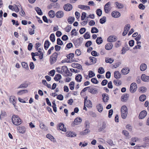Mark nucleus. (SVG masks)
<instances>
[{"label":"nucleus","instance_id":"53","mask_svg":"<svg viewBox=\"0 0 149 149\" xmlns=\"http://www.w3.org/2000/svg\"><path fill=\"white\" fill-rule=\"evenodd\" d=\"M96 13L98 16H100L102 14V11L100 9H97L96 10Z\"/></svg>","mask_w":149,"mask_h":149},{"label":"nucleus","instance_id":"45","mask_svg":"<svg viewBox=\"0 0 149 149\" xmlns=\"http://www.w3.org/2000/svg\"><path fill=\"white\" fill-rule=\"evenodd\" d=\"M91 31L92 33H96L98 32L99 31L96 27H93L92 28Z\"/></svg>","mask_w":149,"mask_h":149},{"label":"nucleus","instance_id":"55","mask_svg":"<svg viewBox=\"0 0 149 149\" xmlns=\"http://www.w3.org/2000/svg\"><path fill=\"white\" fill-rule=\"evenodd\" d=\"M88 76L89 78L95 76V73L91 71H89Z\"/></svg>","mask_w":149,"mask_h":149},{"label":"nucleus","instance_id":"59","mask_svg":"<svg viewBox=\"0 0 149 149\" xmlns=\"http://www.w3.org/2000/svg\"><path fill=\"white\" fill-rule=\"evenodd\" d=\"M86 29L85 28H82L79 30V32L80 33L82 34L85 32Z\"/></svg>","mask_w":149,"mask_h":149},{"label":"nucleus","instance_id":"13","mask_svg":"<svg viewBox=\"0 0 149 149\" xmlns=\"http://www.w3.org/2000/svg\"><path fill=\"white\" fill-rule=\"evenodd\" d=\"M55 15L57 18H61L64 16V13L62 11H59L56 13Z\"/></svg>","mask_w":149,"mask_h":149},{"label":"nucleus","instance_id":"2","mask_svg":"<svg viewBox=\"0 0 149 149\" xmlns=\"http://www.w3.org/2000/svg\"><path fill=\"white\" fill-rule=\"evenodd\" d=\"M122 118L125 119L127 116V107L125 105L122 107L120 109Z\"/></svg>","mask_w":149,"mask_h":149},{"label":"nucleus","instance_id":"16","mask_svg":"<svg viewBox=\"0 0 149 149\" xmlns=\"http://www.w3.org/2000/svg\"><path fill=\"white\" fill-rule=\"evenodd\" d=\"M141 78L142 81L145 82L149 81V76H148L145 74H143L141 76Z\"/></svg>","mask_w":149,"mask_h":149},{"label":"nucleus","instance_id":"11","mask_svg":"<svg viewBox=\"0 0 149 149\" xmlns=\"http://www.w3.org/2000/svg\"><path fill=\"white\" fill-rule=\"evenodd\" d=\"M74 54L72 53L69 54L68 55H67V57L70 60V61H69L68 62H72L74 61Z\"/></svg>","mask_w":149,"mask_h":149},{"label":"nucleus","instance_id":"34","mask_svg":"<svg viewBox=\"0 0 149 149\" xmlns=\"http://www.w3.org/2000/svg\"><path fill=\"white\" fill-rule=\"evenodd\" d=\"M48 14L50 17L52 18L54 17L55 15V12L53 10H51L49 11Z\"/></svg>","mask_w":149,"mask_h":149},{"label":"nucleus","instance_id":"39","mask_svg":"<svg viewBox=\"0 0 149 149\" xmlns=\"http://www.w3.org/2000/svg\"><path fill=\"white\" fill-rule=\"evenodd\" d=\"M96 42L97 43L98 45L101 44L103 42L102 38L101 37H97L96 40Z\"/></svg>","mask_w":149,"mask_h":149},{"label":"nucleus","instance_id":"56","mask_svg":"<svg viewBox=\"0 0 149 149\" xmlns=\"http://www.w3.org/2000/svg\"><path fill=\"white\" fill-rule=\"evenodd\" d=\"M57 44L58 45H63V41L59 38H58L57 39Z\"/></svg>","mask_w":149,"mask_h":149},{"label":"nucleus","instance_id":"57","mask_svg":"<svg viewBox=\"0 0 149 149\" xmlns=\"http://www.w3.org/2000/svg\"><path fill=\"white\" fill-rule=\"evenodd\" d=\"M90 123L88 120H86L85 122V126L86 129H88L90 127Z\"/></svg>","mask_w":149,"mask_h":149},{"label":"nucleus","instance_id":"15","mask_svg":"<svg viewBox=\"0 0 149 149\" xmlns=\"http://www.w3.org/2000/svg\"><path fill=\"white\" fill-rule=\"evenodd\" d=\"M88 89L89 92L93 94H96L97 92V88H89Z\"/></svg>","mask_w":149,"mask_h":149},{"label":"nucleus","instance_id":"38","mask_svg":"<svg viewBox=\"0 0 149 149\" xmlns=\"http://www.w3.org/2000/svg\"><path fill=\"white\" fill-rule=\"evenodd\" d=\"M15 97L14 96H10L9 98L10 102L12 103V104L13 103H16V100H15Z\"/></svg>","mask_w":149,"mask_h":149},{"label":"nucleus","instance_id":"58","mask_svg":"<svg viewBox=\"0 0 149 149\" xmlns=\"http://www.w3.org/2000/svg\"><path fill=\"white\" fill-rule=\"evenodd\" d=\"M86 16V13L85 12H83L82 13L81 17V20H84Z\"/></svg>","mask_w":149,"mask_h":149},{"label":"nucleus","instance_id":"26","mask_svg":"<svg viewBox=\"0 0 149 149\" xmlns=\"http://www.w3.org/2000/svg\"><path fill=\"white\" fill-rule=\"evenodd\" d=\"M72 66L74 68H77L78 69H80L82 68L81 66L77 63H73L72 64Z\"/></svg>","mask_w":149,"mask_h":149},{"label":"nucleus","instance_id":"47","mask_svg":"<svg viewBox=\"0 0 149 149\" xmlns=\"http://www.w3.org/2000/svg\"><path fill=\"white\" fill-rule=\"evenodd\" d=\"M106 21V18L105 17H103L100 19V23L101 24L104 23Z\"/></svg>","mask_w":149,"mask_h":149},{"label":"nucleus","instance_id":"7","mask_svg":"<svg viewBox=\"0 0 149 149\" xmlns=\"http://www.w3.org/2000/svg\"><path fill=\"white\" fill-rule=\"evenodd\" d=\"M58 129L64 132L66 131V129L63 123H60L58 124L57 126Z\"/></svg>","mask_w":149,"mask_h":149},{"label":"nucleus","instance_id":"40","mask_svg":"<svg viewBox=\"0 0 149 149\" xmlns=\"http://www.w3.org/2000/svg\"><path fill=\"white\" fill-rule=\"evenodd\" d=\"M90 132V131L88 129H86L84 130V131L81 132L80 133L81 135H84L87 134L88 133Z\"/></svg>","mask_w":149,"mask_h":149},{"label":"nucleus","instance_id":"60","mask_svg":"<svg viewBox=\"0 0 149 149\" xmlns=\"http://www.w3.org/2000/svg\"><path fill=\"white\" fill-rule=\"evenodd\" d=\"M71 29V27L70 25H68L65 28V31L67 32H69Z\"/></svg>","mask_w":149,"mask_h":149},{"label":"nucleus","instance_id":"41","mask_svg":"<svg viewBox=\"0 0 149 149\" xmlns=\"http://www.w3.org/2000/svg\"><path fill=\"white\" fill-rule=\"evenodd\" d=\"M35 9L38 15H42V13L40 8L38 7H36L35 8Z\"/></svg>","mask_w":149,"mask_h":149},{"label":"nucleus","instance_id":"17","mask_svg":"<svg viewBox=\"0 0 149 149\" xmlns=\"http://www.w3.org/2000/svg\"><path fill=\"white\" fill-rule=\"evenodd\" d=\"M129 97V95L128 94H124L121 97V100L123 102H126L128 98Z\"/></svg>","mask_w":149,"mask_h":149},{"label":"nucleus","instance_id":"62","mask_svg":"<svg viewBox=\"0 0 149 149\" xmlns=\"http://www.w3.org/2000/svg\"><path fill=\"white\" fill-rule=\"evenodd\" d=\"M91 82L94 84H97L98 83V81L95 78H92L91 79Z\"/></svg>","mask_w":149,"mask_h":149},{"label":"nucleus","instance_id":"50","mask_svg":"<svg viewBox=\"0 0 149 149\" xmlns=\"http://www.w3.org/2000/svg\"><path fill=\"white\" fill-rule=\"evenodd\" d=\"M55 36L54 33H52L51 34L50 36V40L53 42L55 41Z\"/></svg>","mask_w":149,"mask_h":149},{"label":"nucleus","instance_id":"5","mask_svg":"<svg viewBox=\"0 0 149 149\" xmlns=\"http://www.w3.org/2000/svg\"><path fill=\"white\" fill-rule=\"evenodd\" d=\"M111 8L110 2H108L104 6V9L105 13H108L111 10Z\"/></svg>","mask_w":149,"mask_h":149},{"label":"nucleus","instance_id":"49","mask_svg":"<svg viewBox=\"0 0 149 149\" xmlns=\"http://www.w3.org/2000/svg\"><path fill=\"white\" fill-rule=\"evenodd\" d=\"M115 4L117 6L118 8H122L123 7V5L121 3H119L118 2H116Z\"/></svg>","mask_w":149,"mask_h":149},{"label":"nucleus","instance_id":"22","mask_svg":"<svg viewBox=\"0 0 149 149\" xmlns=\"http://www.w3.org/2000/svg\"><path fill=\"white\" fill-rule=\"evenodd\" d=\"M17 129L20 133H24L25 132L26 130L24 127H18Z\"/></svg>","mask_w":149,"mask_h":149},{"label":"nucleus","instance_id":"51","mask_svg":"<svg viewBox=\"0 0 149 149\" xmlns=\"http://www.w3.org/2000/svg\"><path fill=\"white\" fill-rule=\"evenodd\" d=\"M22 66L24 68L27 69L29 68L27 64L25 62H22Z\"/></svg>","mask_w":149,"mask_h":149},{"label":"nucleus","instance_id":"18","mask_svg":"<svg viewBox=\"0 0 149 149\" xmlns=\"http://www.w3.org/2000/svg\"><path fill=\"white\" fill-rule=\"evenodd\" d=\"M78 8L82 9V10H90V7L89 6H86V5H79L78 6Z\"/></svg>","mask_w":149,"mask_h":149},{"label":"nucleus","instance_id":"43","mask_svg":"<svg viewBox=\"0 0 149 149\" xmlns=\"http://www.w3.org/2000/svg\"><path fill=\"white\" fill-rule=\"evenodd\" d=\"M84 37L85 39H88L90 38V33L88 32H86L84 35Z\"/></svg>","mask_w":149,"mask_h":149},{"label":"nucleus","instance_id":"37","mask_svg":"<svg viewBox=\"0 0 149 149\" xmlns=\"http://www.w3.org/2000/svg\"><path fill=\"white\" fill-rule=\"evenodd\" d=\"M28 92V91L27 90H22L19 91L17 93L18 95H22L24 93H26Z\"/></svg>","mask_w":149,"mask_h":149},{"label":"nucleus","instance_id":"32","mask_svg":"<svg viewBox=\"0 0 149 149\" xmlns=\"http://www.w3.org/2000/svg\"><path fill=\"white\" fill-rule=\"evenodd\" d=\"M147 68V65L145 63H142L140 66V69L142 71H145Z\"/></svg>","mask_w":149,"mask_h":149},{"label":"nucleus","instance_id":"35","mask_svg":"<svg viewBox=\"0 0 149 149\" xmlns=\"http://www.w3.org/2000/svg\"><path fill=\"white\" fill-rule=\"evenodd\" d=\"M96 107L99 112H101L103 110V107L101 104H100L97 106Z\"/></svg>","mask_w":149,"mask_h":149},{"label":"nucleus","instance_id":"48","mask_svg":"<svg viewBox=\"0 0 149 149\" xmlns=\"http://www.w3.org/2000/svg\"><path fill=\"white\" fill-rule=\"evenodd\" d=\"M28 85L26 83H24L20 85L18 88H25L27 87Z\"/></svg>","mask_w":149,"mask_h":149},{"label":"nucleus","instance_id":"64","mask_svg":"<svg viewBox=\"0 0 149 149\" xmlns=\"http://www.w3.org/2000/svg\"><path fill=\"white\" fill-rule=\"evenodd\" d=\"M107 142L111 146L114 145V144H113V141L111 139H108L107 141Z\"/></svg>","mask_w":149,"mask_h":149},{"label":"nucleus","instance_id":"9","mask_svg":"<svg viewBox=\"0 0 149 149\" xmlns=\"http://www.w3.org/2000/svg\"><path fill=\"white\" fill-rule=\"evenodd\" d=\"M63 8L65 10L69 11L72 9V6L71 4L68 3L65 5Z\"/></svg>","mask_w":149,"mask_h":149},{"label":"nucleus","instance_id":"1","mask_svg":"<svg viewBox=\"0 0 149 149\" xmlns=\"http://www.w3.org/2000/svg\"><path fill=\"white\" fill-rule=\"evenodd\" d=\"M12 120L13 123L16 125H18L21 124V120L17 115H13L12 118Z\"/></svg>","mask_w":149,"mask_h":149},{"label":"nucleus","instance_id":"8","mask_svg":"<svg viewBox=\"0 0 149 149\" xmlns=\"http://www.w3.org/2000/svg\"><path fill=\"white\" fill-rule=\"evenodd\" d=\"M137 88L136 84L133 83L131 84V92L134 93L135 92Z\"/></svg>","mask_w":149,"mask_h":149},{"label":"nucleus","instance_id":"14","mask_svg":"<svg viewBox=\"0 0 149 149\" xmlns=\"http://www.w3.org/2000/svg\"><path fill=\"white\" fill-rule=\"evenodd\" d=\"M107 40L110 42H113L116 40V38L114 36H110L108 38Z\"/></svg>","mask_w":149,"mask_h":149},{"label":"nucleus","instance_id":"19","mask_svg":"<svg viewBox=\"0 0 149 149\" xmlns=\"http://www.w3.org/2000/svg\"><path fill=\"white\" fill-rule=\"evenodd\" d=\"M82 121V119L80 118H77L75 119L74 122V125H78L80 124Z\"/></svg>","mask_w":149,"mask_h":149},{"label":"nucleus","instance_id":"24","mask_svg":"<svg viewBox=\"0 0 149 149\" xmlns=\"http://www.w3.org/2000/svg\"><path fill=\"white\" fill-rule=\"evenodd\" d=\"M76 134L73 132H68L66 133L67 136L70 137H74L76 136Z\"/></svg>","mask_w":149,"mask_h":149},{"label":"nucleus","instance_id":"36","mask_svg":"<svg viewBox=\"0 0 149 149\" xmlns=\"http://www.w3.org/2000/svg\"><path fill=\"white\" fill-rule=\"evenodd\" d=\"M147 90L146 88L144 86L141 87L139 88V91L142 93H145Z\"/></svg>","mask_w":149,"mask_h":149},{"label":"nucleus","instance_id":"42","mask_svg":"<svg viewBox=\"0 0 149 149\" xmlns=\"http://www.w3.org/2000/svg\"><path fill=\"white\" fill-rule=\"evenodd\" d=\"M146 95H145L143 94L140 96L139 100L140 101L143 102L146 100Z\"/></svg>","mask_w":149,"mask_h":149},{"label":"nucleus","instance_id":"46","mask_svg":"<svg viewBox=\"0 0 149 149\" xmlns=\"http://www.w3.org/2000/svg\"><path fill=\"white\" fill-rule=\"evenodd\" d=\"M113 61V59L111 58H106L105 59V62L107 63H109L111 64L112 63Z\"/></svg>","mask_w":149,"mask_h":149},{"label":"nucleus","instance_id":"29","mask_svg":"<svg viewBox=\"0 0 149 149\" xmlns=\"http://www.w3.org/2000/svg\"><path fill=\"white\" fill-rule=\"evenodd\" d=\"M75 79L77 82H81V81L82 76L81 74H79L76 76Z\"/></svg>","mask_w":149,"mask_h":149},{"label":"nucleus","instance_id":"30","mask_svg":"<svg viewBox=\"0 0 149 149\" xmlns=\"http://www.w3.org/2000/svg\"><path fill=\"white\" fill-rule=\"evenodd\" d=\"M106 127V123L103 122L102 123V125L98 129L99 132H101L104 130Z\"/></svg>","mask_w":149,"mask_h":149},{"label":"nucleus","instance_id":"63","mask_svg":"<svg viewBox=\"0 0 149 149\" xmlns=\"http://www.w3.org/2000/svg\"><path fill=\"white\" fill-rule=\"evenodd\" d=\"M6 115V113L4 112L1 111V113L0 115V119H1V118H3Z\"/></svg>","mask_w":149,"mask_h":149},{"label":"nucleus","instance_id":"4","mask_svg":"<svg viewBox=\"0 0 149 149\" xmlns=\"http://www.w3.org/2000/svg\"><path fill=\"white\" fill-rule=\"evenodd\" d=\"M83 40L82 38L80 37L74 40V44L76 47H78L81 45Z\"/></svg>","mask_w":149,"mask_h":149},{"label":"nucleus","instance_id":"61","mask_svg":"<svg viewBox=\"0 0 149 149\" xmlns=\"http://www.w3.org/2000/svg\"><path fill=\"white\" fill-rule=\"evenodd\" d=\"M92 42L91 41H88L86 43L85 46L86 47H88L92 45Z\"/></svg>","mask_w":149,"mask_h":149},{"label":"nucleus","instance_id":"54","mask_svg":"<svg viewBox=\"0 0 149 149\" xmlns=\"http://www.w3.org/2000/svg\"><path fill=\"white\" fill-rule=\"evenodd\" d=\"M98 72L100 74H103L104 72V68L102 67H100L98 69Z\"/></svg>","mask_w":149,"mask_h":149},{"label":"nucleus","instance_id":"20","mask_svg":"<svg viewBox=\"0 0 149 149\" xmlns=\"http://www.w3.org/2000/svg\"><path fill=\"white\" fill-rule=\"evenodd\" d=\"M113 45L112 43H107L105 46V48L107 50H109L113 47Z\"/></svg>","mask_w":149,"mask_h":149},{"label":"nucleus","instance_id":"12","mask_svg":"<svg viewBox=\"0 0 149 149\" xmlns=\"http://www.w3.org/2000/svg\"><path fill=\"white\" fill-rule=\"evenodd\" d=\"M147 114V113L146 111L143 110L141 111L139 114V118L141 119L144 118L146 116Z\"/></svg>","mask_w":149,"mask_h":149},{"label":"nucleus","instance_id":"6","mask_svg":"<svg viewBox=\"0 0 149 149\" xmlns=\"http://www.w3.org/2000/svg\"><path fill=\"white\" fill-rule=\"evenodd\" d=\"M87 96H86L84 97V103L86 101V105L88 108H91L92 107V104L91 102L89 100H87Z\"/></svg>","mask_w":149,"mask_h":149},{"label":"nucleus","instance_id":"27","mask_svg":"<svg viewBox=\"0 0 149 149\" xmlns=\"http://www.w3.org/2000/svg\"><path fill=\"white\" fill-rule=\"evenodd\" d=\"M89 59L91 61V63L92 64H95L97 61V58L93 56H90L89 57Z\"/></svg>","mask_w":149,"mask_h":149},{"label":"nucleus","instance_id":"44","mask_svg":"<svg viewBox=\"0 0 149 149\" xmlns=\"http://www.w3.org/2000/svg\"><path fill=\"white\" fill-rule=\"evenodd\" d=\"M61 75L59 74H56L54 78V79L56 81H58L61 79Z\"/></svg>","mask_w":149,"mask_h":149},{"label":"nucleus","instance_id":"10","mask_svg":"<svg viewBox=\"0 0 149 149\" xmlns=\"http://www.w3.org/2000/svg\"><path fill=\"white\" fill-rule=\"evenodd\" d=\"M111 15L113 17L117 18L120 16V14L118 11H114L111 13Z\"/></svg>","mask_w":149,"mask_h":149},{"label":"nucleus","instance_id":"31","mask_svg":"<svg viewBox=\"0 0 149 149\" xmlns=\"http://www.w3.org/2000/svg\"><path fill=\"white\" fill-rule=\"evenodd\" d=\"M74 17H69L67 21L68 23L70 24H72L73 22L74 21Z\"/></svg>","mask_w":149,"mask_h":149},{"label":"nucleus","instance_id":"33","mask_svg":"<svg viewBox=\"0 0 149 149\" xmlns=\"http://www.w3.org/2000/svg\"><path fill=\"white\" fill-rule=\"evenodd\" d=\"M50 45V43L48 40L45 41L44 43V48L45 50H47Z\"/></svg>","mask_w":149,"mask_h":149},{"label":"nucleus","instance_id":"21","mask_svg":"<svg viewBox=\"0 0 149 149\" xmlns=\"http://www.w3.org/2000/svg\"><path fill=\"white\" fill-rule=\"evenodd\" d=\"M102 96L103 97V100L104 102H108V100L109 99V97H108L107 94H102Z\"/></svg>","mask_w":149,"mask_h":149},{"label":"nucleus","instance_id":"28","mask_svg":"<svg viewBox=\"0 0 149 149\" xmlns=\"http://www.w3.org/2000/svg\"><path fill=\"white\" fill-rule=\"evenodd\" d=\"M129 49V48L128 47V45L127 44H126L125 47H123L122 50V54H124L126 51L128 50Z\"/></svg>","mask_w":149,"mask_h":149},{"label":"nucleus","instance_id":"23","mask_svg":"<svg viewBox=\"0 0 149 149\" xmlns=\"http://www.w3.org/2000/svg\"><path fill=\"white\" fill-rule=\"evenodd\" d=\"M114 77L116 79H119L121 77V75L118 71H115L114 72Z\"/></svg>","mask_w":149,"mask_h":149},{"label":"nucleus","instance_id":"52","mask_svg":"<svg viewBox=\"0 0 149 149\" xmlns=\"http://www.w3.org/2000/svg\"><path fill=\"white\" fill-rule=\"evenodd\" d=\"M69 86L70 87V89L71 90H73L74 89V82L71 81L69 84Z\"/></svg>","mask_w":149,"mask_h":149},{"label":"nucleus","instance_id":"25","mask_svg":"<svg viewBox=\"0 0 149 149\" xmlns=\"http://www.w3.org/2000/svg\"><path fill=\"white\" fill-rule=\"evenodd\" d=\"M130 70L127 68L123 69L121 71V72L124 75H125L129 73Z\"/></svg>","mask_w":149,"mask_h":149},{"label":"nucleus","instance_id":"3","mask_svg":"<svg viewBox=\"0 0 149 149\" xmlns=\"http://www.w3.org/2000/svg\"><path fill=\"white\" fill-rule=\"evenodd\" d=\"M58 54L56 52L54 53L50 57L49 61L51 64H54L57 61Z\"/></svg>","mask_w":149,"mask_h":149}]
</instances>
